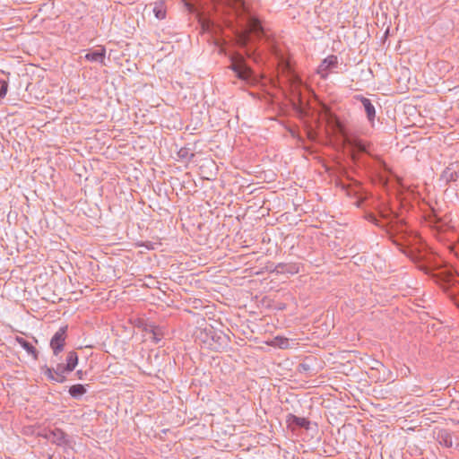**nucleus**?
<instances>
[{"mask_svg":"<svg viewBox=\"0 0 459 459\" xmlns=\"http://www.w3.org/2000/svg\"><path fill=\"white\" fill-rule=\"evenodd\" d=\"M268 343L272 346L278 347L280 349H291L298 344L294 340H290L281 336L274 337Z\"/></svg>","mask_w":459,"mask_h":459,"instance_id":"nucleus-6","label":"nucleus"},{"mask_svg":"<svg viewBox=\"0 0 459 459\" xmlns=\"http://www.w3.org/2000/svg\"><path fill=\"white\" fill-rule=\"evenodd\" d=\"M337 56L333 55L329 56L322 61L317 68V73L321 75L322 78H325L329 72L337 66Z\"/></svg>","mask_w":459,"mask_h":459,"instance_id":"nucleus-3","label":"nucleus"},{"mask_svg":"<svg viewBox=\"0 0 459 459\" xmlns=\"http://www.w3.org/2000/svg\"><path fill=\"white\" fill-rule=\"evenodd\" d=\"M78 364V355L74 351H70L67 354L66 358V365L62 366V370L64 373L72 372Z\"/></svg>","mask_w":459,"mask_h":459,"instance_id":"nucleus-8","label":"nucleus"},{"mask_svg":"<svg viewBox=\"0 0 459 459\" xmlns=\"http://www.w3.org/2000/svg\"><path fill=\"white\" fill-rule=\"evenodd\" d=\"M48 437L52 442L56 443L57 445L64 444L65 439V433L60 429H56V430L50 432V434Z\"/></svg>","mask_w":459,"mask_h":459,"instance_id":"nucleus-12","label":"nucleus"},{"mask_svg":"<svg viewBox=\"0 0 459 459\" xmlns=\"http://www.w3.org/2000/svg\"><path fill=\"white\" fill-rule=\"evenodd\" d=\"M355 146L360 151H365V146L360 143H355Z\"/></svg>","mask_w":459,"mask_h":459,"instance_id":"nucleus-17","label":"nucleus"},{"mask_svg":"<svg viewBox=\"0 0 459 459\" xmlns=\"http://www.w3.org/2000/svg\"><path fill=\"white\" fill-rule=\"evenodd\" d=\"M228 5L231 6L234 9H238V7H242L244 5L243 0H223Z\"/></svg>","mask_w":459,"mask_h":459,"instance_id":"nucleus-14","label":"nucleus"},{"mask_svg":"<svg viewBox=\"0 0 459 459\" xmlns=\"http://www.w3.org/2000/svg\"><path fill=\"white\" fill-rule=\"evenodd\" d=\"M15 340L28 353L31 354L35 359H37V351L30 342L19 336H17Z\"/></svg>","mask_w":459,"mask_h":459,"instance_id":"nucleus-11","label":"nucleus"},{"mask_svg":"<svg viewBox=\"0 0 459 459\" xmlns=\"http://www.w3.org/2000/svg\"><path fill=\"white\" fill-rule=\"evenodd\" d=\"M263 28L260 24V22L255 18L250 19L249 21V31H244L238 35V44L245 46L247 40V36L249 32L257 33L262 31Z\"/></svg>","mask_w":459,"mask_h":459,"instance_id":"nucleus-4","label":"nucleus"},{"mask_svg":"<svg viewBox=\"0 0 459 459\" xmlns=\"http://www.w3.org/2000/svg\"><path fill=\"white\" fill-rule=\"evenodd\" d=\"M153 13L158 19H163L165 18V11L161 6H155L153 8Z\"/></svg>","mask_w":459,"mask_h":459,"instance_id":"nucleus-15","label":"nucleus"},{"mask_svg":"<svg viewBox=\"0 0 459 459\" xmlns=\"http://www.w3.org/2000/svg\"><path fill=\"white\" fill-rule=\"evenodd\" d=\"M105 57H106V50L105 48H101L100 50H96L93 52L87 53L84 56V58L90 62H99L102 65H105Z\"/></svg>","mask_w":459,"mask_h":459,"instance_id":"nucleus-7","label":"nucleus"},{"mask_svg":"<svg viewBox=\"0 0 459 459\" xmlns=\"http://www.w3.org/2000/svg\"><path fill=\"white\" fill-rule=\"evenodd\" d=\"M85 393H86V388L84 387V385H80V384L74 385L69 389V394L73 397H79V396L84 394Z\"/></svg>","mask_w":459,"mask_h":459,"instance_id":"nucleus-13","label":"nucleus"},{"mask_svg":"<svg viewBox=\"0 0 459 459\" xmlns=\"http://www.w3.org/2000/svg\"><path fill=\"white\" fill-rule=\"evenodd\" d=\"M1 83L0 100L6 96L8 91V83L5 81H2Z\"/></svg>","mask_w":459,"mask_h":459,"instance_id":"nucleus-16","label":"nucleus"},{"mask_svg":"<svg viewBox=\"0 0 459 459\" xmlns=\"http://www.w3.org/2000/svg\"><path fill=\"white\" fill-rule=\"evenodd\" d=\"M361 102L365 108L368 120L373 121L376 116V110L373 104L368 99L366 98H362Z\"/></svg>","mask_w":459,"mask_h":459,"instance_id":"nucleus-10","label":"nucleus"},{"mask_svg":"<svg viewBox=\"0 0 459 459\" xmlns=\"http://www.w3.org/2000/svg\"><path fill=\"white\" fill-rule=\"evenodd\" d=\"M42 372L50 381L62 383L65 380V374L64 373V370H62V366H58L56 370L44 366L42 368Z\"/></svg>","mask_w":459,"mask_h":459,"instance_id":"nucleus-5","label":"nucleus"},{"mask_svg":"<svg viewBox=\"0 0 459 459\" xmlns=\"http://www.w3.org/2000/svg\"><path fill=\"white\" fill-rule=\"evenodd\" d=\"M336 126L339 128V130L342 132V126H341V125H340V123L338 121H336Z\"/></svg>","mask_w":459,"mask_h":459,"instance_id":"nucleus-18","label":"nucleus"},{"mask_svg":"<svg viewBox=\"0 0 459 459\" xmlns=\"http://www.w3.org/2000/svg\"><path fill=\"white\" fill-rule=\"evenodd\" d=\"M66 327L60 328L52 337L50 346L55 355L61 352L65 346Z\"/></svg>","mask_w":459,"mask_h":459,"instance_id":"nucleus-2","label":"nucleus"},{"mask_svg":"<svg viewBox=\"0 0 459 459\" xmlns=\"http://www.w3.org/2000/svg\"><path fill=\"white\" fill-rule=\"evenodd\" d=\"M287 423L290 427H292L294 425L307 428L309 422L305 418H299L294 415L290 414L287 418Z\"/></svg>","mask_w":459,"mask_h":459,"instance_id":"nucleus-9","label":"nucleus"},{"mask_svg":"<svg viewBox=\"0 0 459 459\" xmlns=\"http://www.w3.org/2000/svg\"><path fill=\"white\" fill-rule=\"evenodd\" d=\"M231 68L236 75L247 82H251L252 70L246 65L245 59L241 55H235L231 57Z\"/></svg>","mask_w":459,"mask_h":459,"instance_id":"nucleus-1","label":"nucleus"},{"mask_svg":"<svg viewBox=\"0 0 459 459\" xmlns=\"http://www.w3.org/2000/svg\"><path fill=\"white\" fill-rule=\"evenodd\" d=\"M203 28H204V30H208V29H209V26H208V25L206 26L204 23H203Z\"/></svg>","mask_w":459,"mask_h":459,"instance_id":"nucleus-19","label":"nucleus"}]
</instances>
